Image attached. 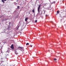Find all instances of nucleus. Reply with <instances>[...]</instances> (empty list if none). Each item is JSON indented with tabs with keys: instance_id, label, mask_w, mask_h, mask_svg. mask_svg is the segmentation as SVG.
<instances>
[{
	"instance_id": "nucleus-1",
	"label": "nucleus",
	"mask_w": 66,
	"mask_h": 66,
	"mask_svg": "<svg viewBox=\"0 0 66 66\" xmlns=\"http://www.w3.org/2000/svg\"><path fill=\"white\" fill-rule=\"evenodd\" d=\"M40 5H39V6L38 7V12H40L39 10L40 9Z\"/></svg>"
},
{
	"instance_id": "nucleus-2",
	"label": "nucleus",
	"mask_w": 66,
	"mask_h": 66,
	"mask_svg": "<svg viewBox=\"0 0 66 66\" xmlns=\"http://www.w3.org/2000/svg\"><path fill=\"white\" fill-rule=\"evenodd\" d=\"M9 55L8 54H6L5 55L4 57L5 59H7V57Z\"/></svg>"
},
{
	"instance_id": "nucleus-3",
	"label": "nucleus",
	"mask_w": 66,
	"mask_h": 66,
	"mask_svg": "<svg viewBox=\"0 0 66 66\" xmlns=\"http://www.w3.org/2000/svg\"><path fill=\"white\" fill-rule=\"evenodd\" d=\"M18 48H20L21 49V50H22L23 51H24V48H23L21 47H19Z\"/></svg>"
},
{
	"instance_id": "nucleus-4",
	"label": "nucleus",
	"mask_w": 66,
	"mask_h": 66,
	"mask_svg": "<svg viewBox=\"0 0 66 66\" xmlns=\"http://www.w3.org/2000/svg\"><path fill=\"white\" fill-rule=\"evenodd\" d=\"M11 49H13L14 48V46H13V44L11 45Z\"/></svg>"
},
{
	"instance_id": "nucleus-5",
	"label": "nucleus",
	"mask_w": 66,
	"mask_h": 66,
	"mask_svg": "<svg viewBox=\"0 0 66 66\" xmlns=\"http://www.w3.org/2000/svg\"><path fill=\"white\" fill-rule=\"evenodd\" d=\"M28 19V18H27V17L26 18H25V21H27Z\"/></svg>"
},
{
	"instance_id": "nucleus-6",
	"label": "nucleus",
	"mask_w": 66,
	"mask_h": 66,
	"mask_svg": "<svg viewBox=\"0 0 66 66\" xmlns=\"http://www.w3.org/2000/svg\"><path fill=\"white\" fill-rule=\"evenodd\" d=\"M4 1H6L7 0H2V2L3 3H4Z\"/></svg>"
},
{
	"instance_id": "nucleus-7",
	"label": "nucleus",
	"mask_w": 66,
	"mask_h": 66,
	"mask_svg": "<svg viewBox=\"0 0 66 66\" xmlns=\"http://www.w3.org/2000/svg\"><path fill=\"white\" fill-rule=\"evenodd\" d=\"M16 50H15V54H17L18 52L17 51H16Z\"/></svg>"
},
{
	"instance_id": "nucleus-8",
	"label": "nucleus",
	"mask_w": 66,
	"mask_h": 66,
	"mask_svg": "<svg viewBox=\"0 0 66 66\" xmlns=\"http://www.w3.org/2000/svg\"><path fill=\"white\" fill-rule=\"evenodd\" d=\"M34 9H33L32 10V12H33V13H35V10H34Z\"/></svg>"
},
{
	"instance_id": "nucleus-9",
	"label": "nucleus",
	"mask_w": 66,
	"mask_h": 66,
	"mask_svg": "<svg viewBox=\"0 0 66 66\" xmlns=\"http://www.w3.org/2000/svg\"><path fill=\"white\" fill-rule=\"evenodd\" d=\"M29 45V43H27L26 44V45L27 46H28V45Z\"/></svg>"
},
{
	"instance_id": "nucleus-10",
	"label": "nucleus",
	"mask_w": 66,
	"mask_h": 66,
	"mask_svg": "<svg viewBox=\"0 0 66 66\" xmlns=\"http://www.w3.org/2000/svg\"><path fill=\"white\" fill-rule=\"evenodd\" d=\"M9 19H5V20H4L3 21H6L7 20H8Z\"/></svg>"
},
{
	"instance_id": "nucleus-11",
	"label": "nucleus",
	"mask_w": 66,
	"mask_h": 66,
	"mask_svg": "<svg viewBox=\"0 0 66 66\" xmlns=\"http://www.w3.org/2000/svg\"><path fill=\"white\" fill-rule=\"evenodd\" d=\"M57 13L58 14H59V11H58L57 12Z\"/></svg>"
},
{
	"instance_id": "nucleus-12",
	"label": "nucleus",
	"mask_w": 66,
	"mask_h": 66,
	"mask_svg": "<svg viewBox=\"0 0 66 66\" xmlns=\"http://www.w3.org/2000/svg\"><path fill=\"white\" fill-rule=\"evenodd\" d=\"M37 22V20H35V23H36V22Z\"/></svg>"
},
{
	"instance_id": "nucleus-13",
	"label": "nucleus",
	"mask_w": 66,
	"mask_h": 66,
	"mask_svg": "<svg viewBox=\"0 0 66 66\" xmlns=\"http://www.w3.org/2000/svg\"><path fill=\"white\" fill-rule=\"evenodd\" d=\"M17 9H20L19 6H17Z\"/></svg>"
},
{
	"instance_id": "nucleus-14",
	"label": "nucleus",
	"mask_w": 66,
	"mask_h": 66,
	"mask_svg": "<svg viewBox=\"0 0 66 66\" xmlns=\"http://www.w3.org/2000/svg\"><path fill=\"white\" fill-rule=\"evenodd\" d=\"M11 23L10 22H9V25H10Z\"/></svg>"
},
{
	"instance_id": "nucleus-15",
	"label": "nucleus",
	"mask_w": 66,
	"mask_h": 66,
	"mask_svg": "<svg viewBox=\"0 0 66 66\" xmlns=\"http://www.w3.org/2000/svg\"><path fill=\"white\" fill-rule=\"evenodd\" d=\"M54 60L55 61H56V60H56V59H54Z\"/></svg>"
},
{
	"instance_id": "nucleus-16",
	"label": "nucleus",
	"mask_w": 66,
	"mask_h": 66,
	"mask_svg": "<svg viewBox=\"0 0 66 66\" xmlns=\"http://www.w3.org/2000/svg\"><path fill=\"white\" fill-rule=\"evenodd\" d=\"M19 27H18L17 28V30L18 29H19Z\"/></svg>"
},
{
	"instance_id": "nucleus-17",
	"label": "nucleus",
	"mask_w": 66,
	"mask_h": 66,
	"mask_svg": "<svg viewBox=\"0 0 66 66\" xmlns=\"http://www.w3.org/2000/svg\"><path fill=\"white\" fill-rule=\"evenodd\" d=\"M47 16V15H46V16Z\"/></svg>"
},
{
	"instance_id": "nucleus-18",
	"label": "nucleus",
	"mask_w": 66,
	"mask_h": 66,
	"mask_svg": "<svg viewBox=\"0 0 66 66\" xmlns=\"http://www.w3.org/2000/svg\"><path fill=\"white\" fill-rule=\"evenodd\" d=\"M30 47H32V45H31V46H30Z\"/></svg>"
},
{
	"instance_id": "nucleus-19",
	"label": "nucleus",
	"mask_w": 66,
	"mask_h": 66,
	"mask_svg": "<svg viewBox=\"0 0 66 66\" xmlns=\"http://www.w3.org/2000/svg\"><path fill=\"white\" fill-rule=\"evenodd\" d=\"M10 27V26H8V27Z\"/></svg>"
},
{
	"instance_id": "nucleus-20",
	"label": "nucleus",
	"mask_w": 66,
	"mask_h": 66,
	"mask_svg": "<svg viewBox=\"0 0 66 66\" xmlns=\"http://www.w3.org/2000/svg\"><path fill=\"white\" fill-rule=\"evenodd\" d=\"M58 54H60V53H58Z\"/></svg>"
}]
</instances>
